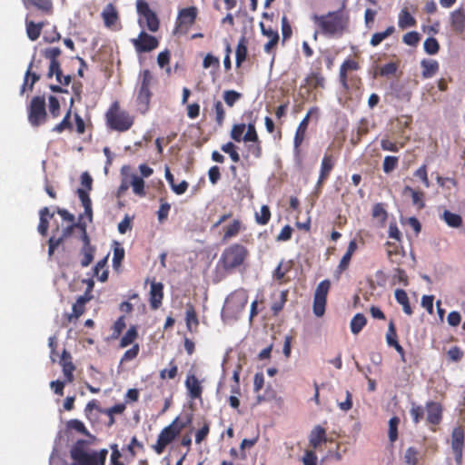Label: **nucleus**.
Masks as SVG:
<instances>
[{
  "mask_svg": "<svg viewBox=\"0 0 465 465\" xmlns=\"http://www.w3.org/2000/svg\"><path fill=\"white\" fill-rule=\"evenodd\" d=\"M312 21L316 26L314 39L321 34L326 37H341L349 29L350 15L344 4L335 11H330L323 15H312Z\"/></svg>",
  "mask_w": 465,
  "mask_h": 465,
  "instance_id": "nucleus-1",
  "label": "nucleus"
},
{
  "mask_svg": "<svg viewBox=\"0 0 465 465\" xmlns=\"http://www.w3.org/2000/svg\"><path fill=\"white\" fill-rule=\"evenodd\" d=\"M88 441L78 440L70 450L71 459L74 460L72 465H104L108 450L102 449L99 451H87Z\"/></svg>",
  "mask_w": 465,
  "mask_h": 465,
  "instance_id": "nucleus-2",
  "label": "nucleus"
},
{
  "mask_svg": "<svg viewBox=\"0 0 465 465\" xmlns=\"http://www.w3.org/2000/svg\"><path fill=\"white\" fill-rule=\"evenodd\" d=\"M248 249L240 243H232L223 250L218 262L224 272L232 273L244 264Z\"/></svg>",
  "mask_w": 465,
  "mask_h": 465,
  "instance_id": "nucleus-3",
  "label": "nucleus"
},
{
  "mask_svg": "<svg viewBox=\"0 0 465 465\" xmlns=\"http://www.w3.org/2000/svg\"><path fill=\"white\" fill-rule=\"evenodd\" d=\"M105 122L109 129L124 133L133 126L134 117L127 111L121 109L119 103L115 101L105 113Z\"/></svg>",
  "mask_w": 465,
  "mask_h": 465,
  "instance_id": "nucleus-4",
  "label": "nucleus"
},
{
  "mask_svg": "<svg viewBox=\"0 0 465 465\" xmlns=\"http://www.w3.org/2000/svg\"><path fill=\"white\" fill-rule=\"evenodd\" d=\"M155 84L153 73L149 69L140 72L138 78V88L136 104L141 114H145L150 108V102L153 96L152 88Z\"/></svg>",
  "mask_w": 465,
  "mask_h": 465,
  "instance_id": "nucleus-5",
  "label": "nucleus"
},
{
  "mask_svg": "<svg viewBox=\"0 0 465 465\" xmlns=\"http://www.w3.org/2000/svg\"><path fill=\"white\" fill-rule=\"evenodd\" d=\"M186 424V422H180L179 417H176L170 425L161 430L156 443L153 446L154 451L157 454H162L166 446L181 433Z\"/></svg>",
  "mask_w": 465,
  "mask_h": 465,
  "instance_id": "nucleus-6",
  "label": "nucleus"
},
{
  "mask_svg": "<svg viewBox=\"0 0 465 465\" xmlns=\"http://www.w3.org/2000/svg\"><path fill=\"white\" fill-rule=\"evenodd\" d=\"M59 47L46 48L44 51V56L50 61L47 77L52 78L55 75L56 81L62 85H68L71 83V75L64 76V81L61 80L62 69L58 57L61 55Z\"/></svg>",
  "mask_w": 465,
  "mask_h": 465,
  "instance_id": "nucleus-7",
  "label": "nucleus"
},
{
  "mask_svg": "<svg viewBox=\"0 0 465 465\" xmlns=\"http://www.w3.org/2000/svg\"><path fill=\"white\" fill-rule=\"evenodd\" d=\"M247 302L248 295L246 292L243 289L236 290L226 298L223 312L232 318H238Z\"/></svg>",
  "mask_w": 465,
  "mask_h": 465,
  "instance_id": "nucleus-8",
  "label": "nucleus"
},
{
  "mask_svg": "<svg viewBox=\"0 0 465 465\" xmlns=\"http://www.w3.org/2000/svg\"><path fill=\"white\" fill-rule=\"evenodd\" d=\"M47 119L45 99L44 96H35L28 106V121L34 127L45 124Z\"/></svg>",
  "mask_w": 465,
  "mask_h": 465,
  "instance_id": "nucleus-9",
  "label": "nucleus"
},
{
  "mask_svg": "<svg viewBox=\"0 0 465 465\" xmlns=\"http://www.w3.org/2000/svg\"><path fill=\"white\" fill-rule=\"evenodd\" d=\"M244 143H247L246 150L248 155L259 159L262 155V141L259 138L255 127V120L247 124V132L244 134Z\"/></svg>",
  "mask_w": 465,
  "mask_h": 465,
  "instance_id": "nucleus-10",
  "label": "nucleus"
},
{
  "mask_svg": "<svg viewBox=\"0 0 465 465\" xmlns=\"http://www.w3.org/2000/svg\"><path fill=\"white\" fill-rule=\"evenodd\" d=\"M137 13L143 17L139 19V25L143 27V21L147 29L153 33L158 31L160 26V21L156 14L151 10L148 3L144 0L136 1Z\"/></svg>",
  "mask_w": 465,
  "mask_h": 465,
  "instance_id": "nucleus-11",
  "label": "nucleus"
},
{
  "mask_svg": "<svg viewBox=\"0 0 465 465\" xmlns=\"http://www.w3.org/2000/svg\"><path fill=\"white\" fill-rule=\"evenodd\" d=\"M131 42L138 54L149 53L159 45L158 39L145 31H141L137 38L132 39Z\"/></svg>",
  "mask_w": 465,
  "mask_h": 465,
  "instance_id": "nucleus-12",
  "label": "nucleus"
},
{
  "mask_svg": "<svg viewBox=\"0 0 465 465\" xmlns=\"http://www.w3.org/2000/svg\"><path fill=\"white\" fill-rule=\"evenodd\" d=\"M198 15L196 6H190L179 10L176 19V28L187 31L194 23Z\"/></svg>",
  "mask_w": 465,
  "mask_h": 465,
  "instance_id": "nucleus-13",
  "label": "nucleus"
},
{
  "mask_svg": "<svg viewBox=\"0 0 465 465\" xmlns=\"http://www.w3.org/2000/svg\"><path fill=\"white\" fill-rule=\"evenodd\" d=\"M465 433L462 427L458 426L451 433V448L458 464L462 462V451L464 447Z\"/></svg>",
  "mask_w": 465,
  "mask_h": 465,
  "instance_id": "nucleus-14",
  "label": "nucleus"
},
{
  "mask_svg": "<svg viewBox=\"0 0 465 465\" xmlns=\"http://www.w3.org/2000/svg\"><path fill=\"white\" fill-rule=\"evenodd\" d=\"M187 395L191 400H201L203 387L194 373L188 372L184 381Z\"/></svg>",
  "mask_w": 465,
  "mask_h": 465,
  "instance_id": "nucleus-15",
  "label": "nucleus"
},
{
  "mask_svg": "<svg viewBox=\"0 0 465 465\" xmlns=\"http://www.w3.org/2000/svg\"><path fill=\"white\" fill-rule=\"evenodd\" d=\"M335 157L331 153H325L321 163L320 175L317 186L320 187L327 180L335 165Z\"/></svg>",
  "mask_w": 465,
  "mask_h": 465,
  "instance_id": "nucleus-16",
  "label": "nucleus"
},
{
  "mask_svg": "<svg viewBox=\"0 0 465 465\" xmlns=\"http://www.w3.org/2000/svg\"><path fill=\"white\" fill-rule=\"evenodd\" d=\"M163 284L153 281L149 292L150 307L153 310H157L163 303Z\"/></svg>",
  "mask_w": 465,
  "mask_h": 465,
  "instance_id": "nucleus-17",
  "label": "nucleus"
},
{
  "mask_svg": "<svg viewBox=\"0 0 465 465\" xmlns=\"http://www.w3.org/2000/svg\"><path fill=\"white\" fill-rule=\"evenodd\" d=\"M293 262L282 260L278 266L272 272V278L278 282L279 284L287 283L291 281L286 274L292 269Z\"/></svg>",
  "mask_w": 465,
  "mask_h": 465,
  "instance_id": "nucleus-18",
  "label": "nucleus"
},
{
  "mask_svg": "<svg viewBox=\"0 0 465 465\" xmlns=\"http://www.w3.org/2000/svg\"><path fill=\"white\" fill-rule=\"evenodd\" d=\"M427 421L432 425H438L442 420V406L436 401L426 403Z\"/></svg>",
  "mask_w": 465,
  "mask_h": 465,
  "instance_id": "nucleus-19",
  "label": "nucleus"
},
{
  "mask_svg": "<svg viewBox=\"0 0 465 465\" xmlns=\"http://www.w3.org/2000/svg\"><path fill=\"white\" fill-rule=\"evenodd\" d=\"M450 27L456 34H462L465 31V10L458 8L450 13Z\"/></svg>",
  "mask_w": 465,
  "mask_h": 465,
  "instance_id": "nucleus-20",
  "label": "nucleus"
},
{
  "mask_svg": "<svg viewBox=\"0 0 465 465\" xmlns=\"http://www.w3.org/2000/svg\"><path fill=\"white\" fill-rule=\"evenodd\" d=\"M327 441V433L326 430L321 426L316 425L311 430L309 434V444L313 450H317L322 443H325Z\"/></svg>",
  "mask_w": 465,
  "mask_h": 465,
  "instance_id": "nucleus-21",
  "label": "nucleus"
},
{
  "mask_svg": "<svg viewBox=\"0 0 465 465\" xmlns=\"http://www.w3.org/2000/svg\"><path fill=\"white\" fill-rule=\"evenodd\" d=\"M308 124H309L308 116H305L301 121V123L299 124V125L296 129L294 139H293L294 151H295L296 154L300 153V146L302 145V143L304 141Z\"/></svg>",
  "mask_w": 465,
  "mask_h": 465,
  "instance_id": "nucleus-22",
  "label": "nucleus"
},
{
  "mask_svg": "<svg viewBox=\"0 0 465 465\" xmlns=\"http://www.w3.org/2000/svg\"><path fill=\"white\" fill-rule=\"evenodd\" d=\"M261 30L263 35L268 36V42L264 45V52L271 54L272 49L276 46L279 42V34L276 30L269 27L266 28L262 23H261Z\"/></svg>",
  "mask_w": 465,
  "mask_h": 465,
  "instance_id": "nucleus-23",
  "label": "nucleus"
},
{
  "mask_svg": "<svg viewBox=\"0 0 465 465\" xmlns=\"http://www.w3.org/2000/svg\"><path fill=\"white\" fill-rule=\"evenodd\" d=\"M402 193L404 195H410L411 197L412 204L419 210H421L425 207V193L422 191L415 190L411 186L406 185L403 188Z\"/></svg>",
  "mask_w": 465,
  "mask_h": 465,
  "instance_id": "nucleus-24",
  "label": "nucleus"
},
{
  "mask_svg": "<svg viewBox=\"0 0 465 465\" xmlns=\"http://www.w3.org/2000/svg\"><path fill=\"white\" fill-rule=\"evenodd\" d=\"M25 5L26 8L34 6L45 15H51L54 13L52 0H26Z\"/></svg>",
  "mask_w": 465,
  "mask_h": 465,
  "instance_id": "nucleus-25",
  "label": "nucleus"
},
{
  "mask_svg": "<svg viewBox=\"0 0 465 465\" xmlns=\"http://www.w3.org/2000/svg\"><path fill=\"white\" fill-rule=\"evenodd\" d=\"M92 299V295L85 292L77 298L76 302L73 304V313L68 315V320L72 321L73 318L78 319L84 312L85 303Z\"/></svg>",
  "mask_w": 465,
  "mask_h": 465,
  "instance_id": "nucleus-26",
  "label": "nucleus"
},
{
  "mask_svg": "<svg viewBox=\"0 0 465 465\" xmlns=\"http://www.w3.org/2000/svg\"><path fill=\"white\" fill-rule=\"evenodd\" d=\"M45 26L44 22L35 23L30 20L28 15L25 18V27H26V35L27 37L31 41H36L41 35L43 27Z\"/></svg>",
  "mask_w": 465,
  "mask_h": 465,
  "instance_id": "nucleus-27",
  "label": "nucleus"
},
{
  "mask_svg": "<svg viewBox=\"0 0 465 465\" xmlns=\"http://www.w3.org/2000/svg\"><path fill=\"white\" fill-rule=\"evenodd\" d=\"M422 68L421 76L424 79L431 78L439 71L440 65L438 61L433 59H423L420 62Z\"/></svg>",
  "mask_w": 465,
  "mask_h": 465,
  "instance_id": "nucleus-28",
  "label": "nucleus"
},
{
  "mask_svg": "<svg viewBox=\"0 0 465 465\" xmlns=\"http://www.w3.org/2000/svg\"><path fill=\"white\" fill-rule=\"evenodd\" d=\"M185 322L187 330L191 332L196 331L199 326L197 312L193 304L186 305Z\"/></svg>",
  "mask_w": 465,
  "mask_h": 465,
  "instance_id": "nucleus-29",
  "label": "nucleus"
},
{
  "mask_svg": "<svg viewBox=\"0 0 465 465\" xmlns=\"http://www.w3.org/2000/svg\"><path fill=\"white\" fill-rule=\"evenodd\" d=\"M102 17L105 26L111 27L115 25L119 18L115 6L113 4H108L102 12Z\"/></svg>",
  "mask_w": 465,
  "mask_h": 465,
  "instance_id": "nucleus-30",
  "label": "nucleus"
},
{
  "mask_svg": "<svg viewBox=\"0 0 465 465\" xmlns=\"http://www.w3.org/2000/svg\"><path fill=\"white\" fill-rule=\"evenodd\" d=\"M359 69V64L351 59L345 60L340 67V81L343 87L348 88L347 72Z\"/></svg>",
  "mask_w": 465,
  "mask_h": 465,
  "instance_id": "nucleus-31",
  "label": "nucleus"
},
{
  "mask_svg": "<svg viewBox=\"0 0 465 465\" xmlns=\"http://www.w3.org/2000/svg\"><path fill=\"white\" fill-rule=\"evenodd\" d=\"M244 229L242 223L235 219L229 225L224 227V233L223 236V241H228L239 234V232Z\"/></svg>",
  "mask_w": 465,
  "mask_h": 465,
  "instance_id": "nucleus-32",
  "label": "nucleus"
},
{
  "mask_svg": "<svg viewBox=\"0 0 465 465\" xmlns=\"http://www.w3.org/2000/svg\"><path fill=\"white\" fill-rule=\"evenodd\" d=\"M417 24L416 19L411 15L407 8L401 9L399 14L398 25L401 29L413 27Z\"/></svg>",
  "mask_w": 465,
  "mask_h": 465,
  "instance_id": "nucleus-33",
  "label": "nucleus"
},
{
  "mask_svg": "<svg viewBox=\"0 0 465 465\" xmlns=\"http://www.w3.org/2000/svg\"><path fill=\"white\" fill-rule=\"evenodd\" d=\"M33 61L29 64L28 68L25 74L24 84L21 88V94L25 91V87L28 85L29 90H33L34 84L40 79V75L36 73L32 72Z\"/></svg>",
  "mask_w": 465,
  "mask_h": 465,
  "instance_id": "nucleus-34",
  "label": "nucleus"
},
{
  "mask_svg": "<svg viewBox=\"0 0 465 465\" xmlns=\"http://www.w3.org/2000/svg\"><path fill=\"white\" fill-rule=\"evenodd\" d=\"M247 38L245 36H242L238 42L235 52L237 67H240L247 57Z\"/></svg>",
  "mask_w": 465,
  "mask_h": 465,
  "instance_id": "nucleus-35",
  "label": "nucleus"
},
{
  "mask_svg": "<svg viewBox=\"0 0 465 465\" xmlns=\"http://www.w3.org/2000/svg\"><path fill=\"white\" fill-rule=\"evenodd\" d=\"M395 299L397 302L402 306V310L407 315H411L413 313L408 294L404 290L397 289L395 291Z\"/></svg>",
  "mask_w": 465,
  "mask_h": 465,
  "instance_id": "nucleus-36",
  "label": "nucleus"
},
{
  "mask_svg": "<svg viewBox=\"0 0 465 465\" xmlns=\"http://www.w3.org/2000/svg\"><path fill=\"white\" fill-rule=\"evenodd\" d=\"M441 218L450 227L452 228H459L462 224V217L460 214L451 213L448 210L443 212Z\"/></svg>",
  "mask_w": 465,
  "mask_h": 465,
  "instance_id": "nucleus-37",
  "label": "nucleus"
},
{
  "mask_svg": "<svg viewBox=\"0 0 465 465\" xmlns=\"http://www.w3.org/2000/svg\"><path fill=\"white\" fill-rule=\"evenodd\" d=\"M169 368L163 369L160 371L159 377L161 380H173L178 374V366L174 361L172 359L168 364Z\"/></svg>",
  "mask_w": 465,
  "mask_h": 465,
  "instance_id": "nucleus-38",
  "label": "nucleus"
},
{
  "mask_svg": "<svg viewBox=\"0 0 465 465\" xmlns=\"http://www.w3.org/2000/svg\"><path fill=\"white\" fill-rule=\"evenodd\" d=\"M98 413H103V409L99 407V405L97 404V401H90L84 408V414L86 418L90 421H93L97 418Z\"/></svg>",
  "mask_w": 465,
  "mask_h": 465,
  "instance_id": "nucleus-39",
  "label": "nucleus"
},
{
  "mask_svg": "<svg viewBox=\"0 0 465 465\" xmlns=\"http://www.w3.org/2000/svg\"><path fill=\"white\" fill-rule=\"evenodd\" d=\"M94 253H95L94 246L82 247L81 251H80V254L82 255L81 266L82 267L89 266L94 260Z\"/></svg>",
  "mask_w": 465,
  "mask_h": 465,
  "instance_id": "nucleus-40",
  "label": "nucleus"
},
{
  "mask_svg": "<svg viewBox=\"0 0 465 465\" xmlns=\"http://www.w3.org/2000/svg\"><path fill=\"white\" fill-rule=\"evenodd\" d=\"M395 32V27L393 25L388 26L383 32H377L372 35L370 44L372 46L379 45L384 39L391 35Z\"/></svg>",
  "mask_w": 465,
  "mask_h": 465,
  "instance_id": "nucleus-41",
  "label": "nucleus"
},
{
  "mask_svg": "<svg viewBox=\"0 0 465 465\" xmlns=\"http://www.w3.org/2000/svg\"><path fill=\"white\" fill-rule=\"evenodd\" d=\"M400 422L401 420L398 416H393L389 420L388 437L391 444H393L398 440V427Z\"/></svg>",
  "mask_w": 465,
  "mask_h": 465,
  "instance_id": "nucleus-42",
  "label": "nucleus"
},
{
  "mask_svg": "<svg viewBox=\"0 0 465 465\" xmlns=\"http://www.w3.org/2000/svg\"><path fill=\"white\" fill-rule=\"evenodd\" d=\"M367 320L362 313H357L351 321V331L353 334H358L366 325Z\"/></svg>",
  "mask_w": 465,
  "mask_h": 465,
  "instance_id": "nucleus-43",
  "label": "nucleus"
},
{
  "mask_svg": "<svg viewBox=\"0 0 465 465\" xmlns=\"http://www.w3.org/2000/svg\"><path fill=\"white\" fill-rule=\"evenodd\" d=\"M138 332L135 326H131L125 334L121 338L119 346L120 348H125L132 344L137 338Z\"/></svg>",
  "mask_w": 465,
  "mask_h": 465,
  "instance_id": "nucleus-44",
  "label": "nucleus"
},
{
  "mask_svg": "<svg viewBox=\"0 0 465 465\" xmlns=\"http://www.w3.org/2000/svg\"><path fill=\"white\" fill-rule=\"evenodd\" d=\"M245 130L247 131V125L245 124H236L232 125L230 136L233 141L237 143L242 141L244 142L243 133Z\"/></svg>",
  "mask_w": 465,
  "mask_h": 465,
  "instance_id": "nucleus-45",
  "label": "nucleus"
},
{
  "mask_svg": "<svg viewBox=\"0 0 465 465\" xmlns=\"http://www.w3.org/2000/svg\"><path fill=\"white\" fill-rule=\"evenodd\" d=\"M124 258V249L120 245L119 242H114V256H113V267L118 269Z\"/></svg>",
  "mask_w": 465,
  "mask_h": 465,
  "instance_id": "nucleus-46",
  "label": "nucleus"
},
{
  "mask_svg": "<svg viewBox=\"0 0 465 465\" xmlns=\"http://www.w3.org/2000/svg\"><path fill=\"white\" fill-rule=\"evenodd\" d=\"M271 219V211L269 206L262 205L260 213H255V221L260 225H266Z\"/></svg>",
  "mask_w": 465,
  "mask_h": 465,
  "instance_id": "nucleus-47",
  "label": "nucleus"
},
{
  "mask_svg": "<svg viewBox=\"0 0 465 465\" xmlns=\"http://www.w3.org/2000/svg\"><path fill=\"white\" fill-rule=\"evenodd\" d=\"M131 185L133 187V191L136 195L139 196H144L145 195V190H144V181L142 177H139L137 175L132 176V182Z\"/></svg>",
  "mask_w": 465,
  "mask_h": 465,
  "instance_id": "nucleus-48",
  "label": "nucleus"
},
{
  "mask_svg": "<svg viewBox=\"0 0 465 465\" xmlns=\"http://www.w3.org/2000/svg\"><path fill=\"white\" fill-rule=\"evenodd\" d=\"M213 111L215 114V122L218 126H222L223 124L225 119V110L223 108V104L221 101L217 100L213 104Z\"/></svg>",
  "mask_w": 465,
  "mask_h": 465,
  "instance_id": "nucleus-49",
  "label": "nucleus"
},
{
  "mask_svg": "<svg viewBox=\"0 0 465 465\" xmlns=\"http://www.w3.org/2000/svg\"><path fill=\"white\" fill-rule=\"evenodd\" d=\"M223 97L225 104L229 107H232L242 98V94L234 90H226L223 92Z\"/></svg>",
  "mask_w": 465,
  "mask_h": 465,
  "instance_id": "nucleus-50",
  "label": "nucleus"
},
{
  "mask_svg": "<svg viewBox=\"0 0 465 465\" xmlns=\"http://www.w3.org/2000/svg\"><path fill=\"white\" fill-rule=\"evenodd\" d=\"M221 149L223 152L230 155L232 162L238 163L240 161V154L238 153L236 145L233 143L228 142L227 143L223 144Z\"/></svg>",
  "mask_w": 465,
  "mask_h": 465,
  "instance_id": "nucleus-51",
  "label": "nucleus"
},
{
  "mask_svg": "<svg viewBox=\"0 0 465 465\" xmlns=\"http://www.w3.org/2000/svg\"><path fill=\"white\" fill-rule=\"evenodd\" d=\"M419 451L414 447H409L404 454V461L408 465H417L419 462Z\"/></svg>",
  "mask_w": 465,
  "mask_h": 465,
  "instance_id": "nucleus-52",
  "label": "nucleus"
},
{
  "mask_svg": "<svg viewBox=\"0 0 465 465\" xmlns=\"http://www.w3.org/2000/svg\"><path fill=\"white\" fill-rule=\"evenodd\" d=\"M424 51L428 54H436L440 50V45L436 38L429 37L423 44Z\"/></svg>",
  "mask_w": 465,
  "mask_h": 465,
  "instance_id": "nucleus-53",
  "label": "nucleus"
},
{
  "mask_svg": "<svg viewBox=\"0 0 465 465\" xmlns=\"http://www.w3.org/2000/svg\"><path fill=\"white\" fill-rule=\"evenodd\" d=\"M106 262H107V256L104 257V259L100 260L99 262H97V263L94 267V272L101 282H105L108 279V271L107 270H104L103 272L101 273V275L99 274L100 271L104 268Z\"/></svg>",
  "mask_w": 465,
  "mask_h": 465,
  "instance_id": "nucleus-54",
  "label": "nucleus"
},
{
  "mask_svg": "<svg viewBox=\"0 0 465 465\" xmlns=\"http://www.w3.org/2000/svg\"><path fill=\"white\" fill-rule=\"evenodd\" d=\"M288 290L282 291L280 293V298L278 301H275L272 305V311L274 314H278L282 309L284 304L287 302L288 298Z\"/></svg>",
  "mask_w": 465,
  "mask_h": 465,
  "instance_id": "nucleus-55",
  "label": "nucleus"
},
{
  "mask_svg": "<svg viewBox=\"0 0 465 465\" xmlns=\"http://www.w3.org/2000/svg\"><path fill=\"white\" fill-rule=\"evenodd\" d=\"M67 428L70 430H74L83 435L90 436V433L87 430V429L85 428L84 424L79 420H76V419L70 420L67 422Z\"/></svg>",
  "mask_w": 465,
  "mask_h": 465,
  "instance_id": "nucleus-56",
  "label": "nucleus"
},
{
  "mask_svg": "<svg viewBox=\"0 0 465 465\" xmlns=\"http://www.w3.org/2000/svg\"><path fill=\"white\" fill-rule=\"evenodd\" d=\"M399 158L397 156L388 155L383 160L382 169L385 173H391L398 165Z\"/></svg>",
  "mask_w": 465,
  "mask_h": 465,
  "instance_id": "nucleus-57",
  "label": "nucleus"
},
{
  "mask_svg": "<svg viewBox=\"0 0 465 465\" xmlns=\"http://www.w3.org/2000/svg\"><path fill=\"white\" fill-rule=\"evenodd\" d=\"M70 119H71V110L69 109L68 112L66 113V114L64 115V119L53 128V131L55 133H62L65 129L71 130L72 124H71Z\"/></svg>",
  "mask_w": 465,
  "mask_h": 465,
  "instance_id": "nucleus-58",
  "label": "nucleus"
},
{
  "mask_svg": "<svg viewBox=\"0 0 465 465\" xmlns=\"http://www.w3.org/2000/svg\"><path fill=\"white\" fill-rule=\"evenodd\" d=\"M325 306H326V299L324 298H319L314 296L313 299V313L318 316L322 317L325 312Z\"/></svg>",
  "mask_w": 465,
  "mask_h": 465,
  "instance_id": "nucleus-59",
  "label": "nucleus"
},
{
  "mask_svg": "<svg viewBox=\"0 0 465 465\" xmlns=\"http://www.w3.org/2000/svg\"><path fill=\"white\" fill-rule=\"evenodd\" d=\"M420 40V35L416 31L408 32L402 37L403 43L410 46H416L419 44Z\"/></svg>",
  "mask_w": 465,
  "mask_h": 465,
  "instance_id": "nucleus-60",
  "label": "nucleus"
},
{
  "mask_svg": "<svg viewBox=\"0 0 465 465\" xmlns=\"http://www.w3.org/2000/svg\"><path fill=\"white\" fill-rule=\"evenodd\" d=\"M331 282L329 280H323L321 282L314 292V296L319 298H324L327 300V294L329 292Z\"/></svg>",
  "mask_w": 465,
  "mask_h": 465,
  "instance_id": "nucleus-61",
  "label": "nucleus"
},
{
  "mask_svg": "<svg viewBox=\"0 0 465 465\" xmlns=\"http://www.w3.org/2000/svg\"><path fill=\"white\" fill-rule=\"evenodd\" d=\"M63 373L65 378V381L70 383L74 381V371L75 370V366L74 365L72 361H68V362L62 365Z\"/></svg>",
  "mask_w": 465,
  "mask_h": 465,
  "instance_id": "nucleus-62",
  "label": "nucleus"
},
{
  "mask_svg": "<svg viewBox=\"0 0 465 465\" xmlns=\"http://www.w3.org/2000/svg\"><path fill=\"white\" fill-rule=\"evenodd\" d=\"M303 465H317L318 457L315 453V450H306L302 458Z\"/></svg>",
  "mask_w": 465,
  "mask_h": 465,
  "instance_id": "nucleus-63",
  "label": "nucleus"
},
{
  "mask_svg": "<svg viewBox=\"0 0 465 465\" xmlns=\"http://www.w3.org/2000/svg\"><path fill=\"white\" fill-rule=\"evenodd\" d=\"M372 216L374 218L380 219L382 223L387 220L388 213L382 203H379L373 205Z\"/></svg>",
  "mask_w": 465,
  "mask_h": 465,
  "instance_id": "nucleus-64",
  "label": "nucleus"
}]
</instances>
